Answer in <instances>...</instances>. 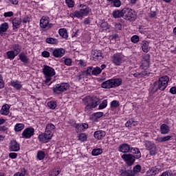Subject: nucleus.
Masks as SVG:
<instances>
[{
  "label": "nucleus",
  "instance_id": "774afa93",
  "mask_svg": "<svg viewBox=\"0 0 176 176\" xmlns=\"http://www.w3.org/2000/svg\"><path fill=\"white\" fill-rule=\"evenodd\" d=\"M14 176H25L24 174L21 172H18L14 175Z\"/></svg>",
  "mask_w": 176,
  "mask_h": 176
},
{
  "label": "nucleus",
  "instance_id": "a211bd4d",
  "mask_svg": "<svg viewBox=\"0 0 176 176\" xmlns=\"http://www.w3.org/2000/svg\"><path fill=\"white\" fill-rule=\"evenodd\" d=\"M118 151L122 153H129L131 151V147L128 144H122L119 146Z\"/></svg>",
  "mask_w": 176,
  "mask_h": 176
},
{
  "label": "nucleus",
  "instance_id": "c03bdc74",
  "mask_svg": "<svg viewBox=\"0 0 176 176\" xmlns=\"http://www.w3.org/2000/svg\"><path fill=\"white\" fill-rule=\"evenodd\" d=\"M47 107H49L50 109H56V107H57V103L54 101H50L47 103Z\"/></svg>",
  "mask_w": 176,
  "mask_h": 176
},
{
  "label": "nucleus",
  "instance_id": "f8f14e48",
  "mask_svg": "<svg viewBox=\"0 0 176 176\" xmlns=\"http://www.w3.org/2000/svg\"><path fill=\"white\" fill-rule=\"evenodd\" d=\"M121 157L127 166H133L134 164V162H135V158L131 154H124Z\"/></svg>",
  "mask_w": 176,
  "mask_h": 176
},
{
  "label": "nucleus",
  "instance_id": "bf43d9fd",
  "mask_svg": "<svg viewBox=\"0 0 176 176\" xmlns=\"http://www.w3.org/2000/svg\"><path fill=\"white\" fill-rule=\"evenodd\" d=\"M21 19V23L22 24H27V23H30V17L28 16H26V17H24L23 19Z\"/></svg>",
  "mask_w": 176,
  "mask_h": 176
},
{
  "label": "nucleus",
  "instance_id": "4d7b16f0",
  "mask_svg": "<svg viewBox=\"0 0 176 176\" xmlns=\"http://www.w3.org/2000/svg\"><path fill=\"white\" fill-rule=\"evenodd\" d=\"M147 175L151 176V175H156L155 173V169L154 168H150L148 171H147Z\"/></svg>",
  "mask_w": 176,
  "mask_h": 176
},
{
  "label": "nucleus",
  "instance_id": "39448f33",
  "mask_svg": "<svg viewBox=\"0 0 176 176\" xmlns=\"http://www.w3.org/2000/svg\"><path fill=\"white\" fill-rule=\"evenodd\" d=\"M122 80L121 78L110 79L103 82L101 86L102 89H113L114 87L120 86V85H122Z\"/></svg>",
  "mask_w": 176,
  "mask_h": 176
},
{
  "label": "nucleus",
  "instance_id": "0e129e2a",
  "mask_svg": "<svg viewBox=\"0 0 176 176\" xmlns=\"http://www.w3.org/2000/svg\"><path fill=\"white\" fill-rule=\"evenodd\" d=\"M9 157H10V159H16L17 157V153H10L9 154Z\"/></svg>",
  "mask_w": 176,
  "mask_h": 176
},
{
  "label": "nucleus",
  "instance_id": "37998d69",
  "mask_svg": "<svg viewBox=\"0 0 176 176\" xmlns=\"http://www.w3.org/2000/svg\"><path fill=\"white\" fill-rule=\"evenodd\" d=\"M154 168V173L156 174H159L162 170H163V166L160 165H157L156 166L153 167Z\"/></svg>",
  "mask_w": 176,
  "mask_h": 176
},
{
  "label": "nucleus",
  "instance_id": "423d86ee",
  "mask_svg": "<svg viewBox=\"0 0 176 176\" xmlns=\"http://www.w3.org/2000/svg\"><path fill=\"white\" fill-rule=\"evenodd\" d=\"M43 72L45 76V83H50L52 76L56 75V71L53 67H50L47 65H44L43 69Z\"/></svg>",
  "mask_w": 176,
  "mask_h": 176
},
{
  "label": "nucleus",
  "instance_id": "2f4dec72",
  "mask_svg": "<svg viewBox=\"0 0 176 176\" xmlns=\"http://www.w3.org/2000/svg\"><path fill=\"white\" fill-rule=\"evenodd\" d=\"M11 86L12 87H14L16 90H20L21 87H23V85H21V82L19 81H11Z\"/></svg>",
  "mask_w": 176,
  "mask_h": 176
},
{
  "label": "nucleus",
  "instance_id": "a878e982",
  "mask_svg": "<svg viewBox=\"0 0 176 176\" xmlns=\"http://www.w3.org/2000/svg\"><path fill=\"white\" fill-rule=\"evenodd\" d=\"M171 140V136L166 135L164 137L158 136L155 140L156 142H166V141H170Z\"/></svg>",
  "mask_w": 176,
  "mask_h": 176
},
{
  "label": "nucleus",
  "instance_id": "49530a36",
  "mask_svg": "<svg viewBox=\"0 0 176 176\" xmlns=\"http://www.w3.org/2000/svg\"><path fill=\"white\" fill-rule=\"evenodd\" d=\"M60 174V170H57V169H53L49 173L50 176H57Z\"/></svg>",
  "mask_w": 176,
  "mask_h": 176
},
{
  "label": "nucleus",
  "instance_id": "f704fd0d",
  "mask_svg": "<svg viewBox=\"0 0 176 176\" xmlns=\"http://www.w3.org/2000/svg\"><path fill=\"white\" fill-rule=\"evenodd\" d=\"M77 138L80 142H85V141H87V135L86 133H80Z\"/></svg>",
  "mask_w": 176,
  "mask_h": 176
},
{
  "label": "nucleus",
  "instance_id": "5701e85b",
  "mask_svg": "<svg viewBox=\"0 0 176 176\" xmlns=\"http://www.w3.org/2000/svg\"><path fill=\"white\" fill-rule=\"evenodd\" d=\"M142 50L144 53H148L151 50V47H149V42L144 41L142 42Z\"/></svg>",
  "mask_w": 176,
  "mask_h": 176
},
{
  "label": "nucleus",
  "instance_id": "a18cd8bd",
  "mask_svg": "<svg viewBox=\"0 0 176 176\" xmlns=\"http://www.w3.org/2000/svg\"><path fill=\"white\" fill-rule=\"evenodd\" d=\"M65 2L68 8H74L75 6V1L74 0H65Z\"/></svg>",
  "mask_w": 176,
  "mask_h": 176
},
{
  "label": "nucleus",
  "instance_id": "4c0bfd02",
  "mask_svg": "<svg viewBox=\"0 0 176 176\" xmlns=\"http://www.w3.org/2000/svg\"><path fill=\"white\" fill-rule=\"evenodd\" d=\"M102 153V148H94L91 151L92 156H98Z\"/></svg>",
  "mask_w": 176,
  "mask_h": 176
},
{
  "label": "nucleus",
  "instance_id": "dca6fc26",
  "mask_svg": "<svg viewBox=\"0 0 176 176\" xmlns=\"http://www.w3.org/2000/svg\"><path fill=\"white\" fill-rule=\"evenodd\" d=\"M102 116H104V113L99 111V112L92 113L89 116V119L94 122H100V119H101Z\"/></svg>",
  "mask_w": 176,
  "mask_h": 176
},
{
  "label": "nucleus",
  "instance_id": "6e6d98bb",
  "mask_svg": "<svg viewBox=\"0 0 176 176\" xmlns=\"http://www.w3.org/2000/svg\"><path fill=\"white\" fill-rule=\"evenodd\" d=\"M173 172L171 170H167L166 172H164L160 176H173Z\"/></svg>",
  "mask_w": 176,
  "mask_h": 176
},
{
  "label": "nucleus",
  "instance_id": "0eeeda50",
  "mask_svg": "<svg viewBox=\"0 0 176 176\" xmlns=\"http://www.w3.org/2000/svg\"><path fill=\"white\" fill-rule=\"evenodd\" d=\"M69 89V84L67 82H63L60 84H58L53 87V91L56 94H61V93H64V91H67Z\"/></svg>",
  "mask_w": 176,
  "mask_h": 176
},
{
  "label": "nucleus",
  "instance_id": "f3484780",
  "mask_svg": "<svg viewBox=\"0 0 176 176\" xmlns=\"http://www.w3.org/2000/svg\"><path fill=\"white\" fill-rule=\"evenodd\" d=\"M105 135H107V133L102 130L96 131L94 133L95 140H97L98 141H101Z\"/></svg>",
  "mask_w": 176,
  "mask_h": 176
},
{
  "label": "nucleus",
  "instance_id": "603ef678",
  "mask_svg": "<svg viewBox=\"0 0 176 176\" xmlns=\"http://www.w3.org/2000/svg\"><path fill=\"white\" fill-rule=\"evenodd\" d=\"M141 166L140 165H136L133 168V174H137V173H140L141 171Z\"/></svg>",
  "mask_w": 176,
  "mask_h": 176
},
{
  "label": "nucleus",
  "instance_id": "680f3d73",
  "mask_svg": "<svg viewBox=\"0 0 176 176\" xmlns=\"http://www.w3.org/2000/svg\"><path fill=\"white\" fill-rule=\"evenodd\" d=\"M5 87V82L2 78V76L0 75V89H3Z\"/></svg>",
  "mask_w": 176,
  "mask_h": 176
},
{
  "label": "nucleus",
  "instance_id": "393cba45",
  "mask_svg": "<svg viewBox=\"0 0 176 176\" xmlns=\"http://www.w3.org/2000/svg\"><path fill=\"white\" fill-rule=\"evenodd\" d=\"M9 109H10V107L8 104H4L0 110L1 115H4L5 116L9 115Z\"/></svg>",
  "mask_w": 176,
  "mask_h": 176
},
{
  "label": "nucleus",
  "instance_id": "052dcab7",
  "mask_svg": "<svg viewBox=\"0 0 176 176\" xmlns=\"http://www.w3.org/2000/svg\"><path fill=\"white\" fill-rule=\"evenodd\" d=\"M64 63L65 64V65H71V64H72V60H71V58H66L64 60Z\"/></svg>",
  "mask_w": 176,
  "mask_h": 176
},
{
  "label": "nucleus",
  "instance_id": "ea45409f",
  "mask_svg": "<svg viewBox=\"0 0 176 176\" xmlns=\"http://www.w3.org/2000/svg\"><path fill=\"white\" fill-rule=\"evenodd\" d=\"M102 72V69L100 68V67H96L92 70V75H100V73Z\"/></svg>",
  "mask_w": 176,
  "mask_h": 176
},
{
  "label": "nucleus",
  "instance_id": "c9c22d12",
  "mask_svg": "<svg viewBox=\"0 0 176 176\" xmlns=\"http://www.w3.org/2000/svg\"><path fill=\"white\" fill-rule=\"evenodd\" d=\"M100 28H102V30L103 31H107L108 30H109V25L108 24V23L102 21L100 24Z\"/></svg>",
  "mask_w": 176,
  "mask_h": 176
},
{
  "label": "nucleus",
  "instance_id": "5fc2aeb1",
  "mask_svg": "<svg viewBox=\"0 0 176 176\" xmlns=\"http://www.w3.org/2000/svg\"><path fill=\"white\" fill-rule=\"evenodd\" d=\"M111 108H118V107L119 106V102L117 100H113L111 102Z\"/></svg>",
  "mask_w": 176,
  "mask_h": 176
},
{
  "label": "nucleus",
  "instance_id": "9b49d317",
  "mask_svg": "<svg viewBox=\"0 0 176 176\" xmlns=\"http://www.w3.org/2000/svg\"><path fill=\"white\" fill-rule=\"evenodd\" d=\"M144 146L147 151H149L150 155H155L157 153V147H156V144H155V143L149 141H145Z\"/></svg>",
  "mask_w": 176,
  "mask_h": 176
},
{
  "label": "nucleus",
  "instance_id": "8fccbe9b",
  "mask_svg": "<svg viewBox=\"0 0 176 176\" xmlns=\"http://www.w3.org/2000/svg\"><path fill=\"white\" fill-rule=\"evenodd\" d=\"M108 105V102L107 100H103L102 102L99 105V109H104L107 108Z\"/></svg>",
  "mask_w": 176,
  "mask_h": 176
},
{
  "label": "nucleus",
  "instance_id": "c756f323",
  "mask_svg": "<svg viewBox=\"0 0 176 176\" xmlns=\"http://www.w3.org/2000/svg\"><path fill=\"white\" fill-rule=\"evenodd\" d=\"M138 124V122L137 121H135L133 119H130L125 123V126L126 127H135V126H137Z\"/></svg>",
  "mask_w": 176,
  "mask_h": 176
},
{
  "label": "nucleus",
  "instance_id": "473e14b6",
  "mask_svg": "<svg viewBox=\"0 0 176 176\" xmlns=\"http://www.w3.org/2000/svg\"><path fill=\"white\" fill-rule=\"evenodd\" d=\"M45 42L47 43H49L50 45H57L58 43V41L57 40V38H54L52 37L47 38L45 39Z\"/></svg>",
  "mask_w": 176,
  "mask_h": 176
},
{
  "label": "nucleus",
  "instance_id": "338daca9",
  "mask_svg": "<svg viewBox=\"0 0 176 176\" xmlns=\"http://www.w3.org/2000/svg\"><path fill=\"white\" fill-rule=\"evenodd\" d=\"M9 1L12 5H17V3H19V0H9Z\"/></svg>",
  "mask_w": 176,
  "mask_h": 176
},
{
  "label": "nucleus",
  "instance_id": "de8ad7c7",
  "mask_svg": "<svg viewBox=\"0 0 176 176\" xmlns=\"http://www.w3.org/2000/svg\"><path fill=\"white\" fill-rule=\"evenodd\" d=\"M131 41L133 43H138V42H140V37L137 35H134L131 37Z\"/></svg>",
  "mask_w": 176,
  "mask_h": 176
},
{
  "label": "nucleus",
  "instance_id": "cd10ccee",
  "mask_svg": "<svg viewBox=\"0 0 176 176\" xmlns=\"http://www.w3.org/2000/svg\"><path fill=\"white\" fill-rule=\"evenodd\" d=\"M161 134H168L170 133V127L166 124H163L160 126Z\"/></svg>",
  "mask_w": 176,
  "mask_h": 176
},
{
  "label": "nucleus",
  "instance_id": "9d476101",
  "mask_svg": "<svg viewBox=\"0 0 176 176\" xmlns=\"http://www.w3.org/2000/svg\"><path fill=\"white\" fill-rule=\"evenodd\" d=\"M13 50L14 51H8L6 53L7 57L10 60H14V58L16 57V56L19 55V53H20V52H21V47L18 44H15L13 46Z\"/></svg>",
  "mask_w": 176,
  "mask_h": 176
},
{
  "label": "nucleus",
  "instance_id": "bb28decb",
  "mask_svg": "<svg viewBox=\"0 0 176 176\" xmlns=\"http://www.w3.org/2000/svg\"><path fill=\"white\" fill-rule=\"evenodd\" d=\"M21 24H23L21 22V19H14L12 21L14 30H17V28H20Z\"/></svg>",
  "mask_w": 176,
  "mask_h": 176
},
{
  "label": "nucleus",
  "instance_id": "1a4fd4ad",
  "mask_svg": "<svg viewBox=\"0 0 176 176\" xmlns=\"http://www.w3.org/2000/svg\"><path fill=\"white\" fill-rule=\"evenodd\" d=\"M124 19L128 21H134L137 19V12L131 8H125Z\"/></svg>",
  "mask_w": 176,
  "mask_h": 176
},
{
  "label": "nucleus",
  "instance_id": "3c124183",
  "mask_svg": "<svg viewBox=\"0 0 176 176\" xmlns=\"http://www.w3.org/2000/svg\"><path fill=\"white\" fill-rule=\"evenodd\" d=\"M83 75H93V67H88L86 72H82Z\"/></svg>",
  "mask_w": 176,
  "mask_h": 176
},
{
  "label": "nucleus",
  "instance_id": "a19ab883",
  "mask_svg": "<svg viewBox=\"0 0 176 176\" xmlns=\"http://www.w3.org/2000/svg\"><path fill=\"white\" fill-rule=\"evenodd\" d=\"M19 59L22 63H28V58H27V56L24 54H20L19 55Z\"/></svg>",
  "mask_w": 176,
  "mask_h": 176
},
{
  "label": "nucleus",
  "instance_id": "f03ea898",
  "mask_svg": "<svg viewBox=\"0 0 176 176\" xmlns=\"http://www.w3.org/2000/svg\"><path fill=\"white\" fill-rule=\"evenodd\" d=\"M168 82H170V77L168 76L160 77L153 83V91H157V90L163 91V90H166L167 86H168Z\"/></svg>",
  "mask_w": 176,
  "mask_h": 176
},
{
  "label": "nucleus",
  "instance_id": "b1692460",
  "mask_svg": "<svg viewBox=\"0 0 176 176\" xmlns=\"http://www.w3.org/2000/svg\"><path fill=\"white\" fill-rule=\"evenodd\" d=\"M9 30V23L4 22L0 25V35H3V33L6 32Z\"/></svg>",
  "mask_w": 176,
  "mask_h": 176
},
{
  "label": "nucleus",
  "instance_id": "ddd939ff",
  "mask_svg": "<svg viewBox=\"0 0 176 176\" xmlns=\"http://www.w3.org/2000/svg\"><path fill=\"white\" fill-rule=\"evenodd\" d=\"M150 58H151V56H149V54H146L144 57L142 58V60L140 65V68L142 69H144V71H146V69L149 68Z\"/></svg>",
  "mask_w": 176,
  "mask_h": 176
},
{
  "label": "nucleus",
  "instance_id": "79ce46f5",
  "mask_svg": "<svg viewBox=\"0 0 176 176\" xmlns=\"http://www.w3.org/2000/svg\"><path fill=\"white\" fill-rule=\"evenodd\" d=\"M23 129H24V124L21 123L16 124L14 127L15 131H21V130H23Z\"/></svg>",
  "mask_w": 176,
  "mask_h": 176
},
{
  "label": "nucleus",
  "instance_id": "e2e57ef3",
  "mask_svg": "<svg viewBox=\"0 0 176 176\" xmlns=\"http://www.w3.org/2000/svg\"><path fill=\"white\" fill-rule=\"evenodd\" d=\"M41 54L43 57H45V58L50 57V53L47 51L43 52Z\"/></svg>",
  "mask_w": 176,
  "mask_h": 176
},
{
  "label": "nucleus",
  "instance_id": "864d4df0",
  "mask_svg": "<svg viewBox=\"0 0 176 176\" xmlns=\"http://www.w3.org/2000/svg\"><path fill=\"white\" fill-rule=\"evenodd\" d=\"M112 2L116 8H120V6L122 5V2H120V0H113Z\"/></svg>",
  "mask_w": 176,
  "mask_h": 176
},
{
  "label": "nucleus",
  "instance_id": "4468645a",
  "mask_svg": "<svg viewBox=\"0 0 176 176\" xmlns=\"http://www.w3.org/2000/svg\"><path fill=\"white\" fill-rule=\"evenodd\" d=\"M35 133V129H34V128L32 127H29V128H26L25 129H24V131L22 133V137L23 138H31L32 137V135H34Z\"/></svg>",
  "mask_w": 176,
  "mask_h": 176
},
{
  "label": "nucleus",
  "instance_id": "e433bc0d",
  "mask_svg": "<svg viewBox=\"0 0 176 176\" xmlns=\"http://www.w3.org/2000/svg\"><path fill=\"white\" fill-rule=\"evenodd\" d=\"M37 159L38 160H43L46 156V153L43 151H39L37 152Z\"/></svg>",
  "mask_w": 176,
  "mask_h": 176
},
{
  "label": "nucleus",
  "instance_id": "6e6552de",
  "mask_svg": "<svg viewBox=\"0 0 176 176\" xmlns=\"http://www.w3.org/2000/svg\"><path fill=\"white\" fill-rule=\"evenodd\" d=\"M124 61H126V59L122 54H114L111 57V62L117 67L122 65Z\"/></svg>",
  "mask_w": 176,
  "mask_h": 176
},
{
  "label": "nucleus",
  "instance_id": "c85d7f7f",
  "mask_svg": "<svg viewBox=\"0 0 176 176\" xmlns=\"http://www.w3.org/2000/svg\"><path fill=\"white\" fill-rule=\"evenodd\" d=\"M58 34L60 36L64 38V39L68 38V32H67V30L65 28L59 29Z\"/></svg>",
  "mask_w": 176,
  "mask_h": 176
},
{
  "label": "nucleus",
  "instance_id": "2eb2a0df",
  "mask_svg": "<svg viewBox=\"0 0 176 176\" xmlns=\"http://www.w3.org/2000/svg\"><path fill=\"white\" fill-rule=\"evenodd\" d=\"M52 54L54 57L60 58L65 54V50H64V48H54L52 50Z\"/></svg>",
  "mask_w": 176,
  "mask_h": 176
},
{
  "label": "nucleus",
  "instance_id": "58836bf2",
  "mask_svg": "<svg viewBox=\"0 0 176 176\" xmlns=\"http://www.w3.org/2000/svg\"><path fill=\"white\" fill-rule=\"evenodd\" d=\"M148 74L149 72H148V71H144L142 73H135L133 74V76H135V78H144V76H146Z\"/></svg>",
  "mask_w": 176,
  "mask_h": 176
},
{
  "label": "nucleus",
  "instance_id": "72a5a7b5",
  "mask_svg": "<svg viewBox=\"0 0 176 176\" xmlns=\"http://www.w3.org/2000/svg\"><path fill=\"white\" fill-rule=\"evenodd\" d=\"M132 153H133L135 159H140L141 157V151L138 148H134Z\"/></svg>",
  "mask_w": 176,
  "mask_h": 176
},
{
  "label": "nucleus",
  "instance_id": "4be33fe9",
  "mask_svg": "<svg viewBox=\"0 0 176 176\" xmlns=\"http://www.w3.org/2000/svg\"><path fill=\"white\" fill-rule=\"evenodd\" d=\"M74 127L77 129L78 131H82L83 130H86L87 129H89V124L86 123H82V124H74Z\"/></svg>",
  "mask_w": 176,
  "mask_h": 176
},
{
  "label": "nucleus",
  "instance_id": "412c9836",
  "mask_svg": "<svg viewBox=\"0 0 176 176\" xmlns=\"http://www.w3.org/2000/svg\"><path fill=\"white\" fill-rule=\"evenodd\" d=\"M49 17L43 16L40 20V27L41 28H46L49 25Z\"/></svg>",
  "mask_w": 176,
  "mask_h": 176
},
{
  "label": "nucleus",
  "instance_id": "69168bd1",
  "mask_svg": "<svg viewBox=\"0 0 176 176\" xmlns=\"http://www.w3.org/2000/svg\"><path fill=\"white\" fill-rule=\"evenodd\" d=\"M169 92L170 93V94H176V87H172L170 89Z\"/></svg>",
  "mask_w": 176,
  "mask_h": 176
},
{
  "label": "nucleus",
  "instance_id": "6ab92c4d",
  "mask_svg": "<svg viewBox=\"0 0 176 176\" xmlns=\"http://www.w3.org/2000/svg\"><path fill=\"white\" fill-rule=\"evenodd\" d=\"M10 149L12 152H19L20 151V144L16 140H12L10 146Z\"/></svg>",
  "mask_w": 176,
  "mask_h": 176
},
{
  "label": "nucleus",
  "instance_id": "aec40b11",
  "mask_svg": "<svg viewBox=\"0 0 176 176\" xmlns=\"http://www.w3.org/2000/svg\"><path fill=\"white\" fill-rule=\"evenodd\" d=\"M125 8L122 10H117L113 12V16L114 19H120V17H124Z\"/></svg>",
  "mask_w": 176,
  "mask_h": 176
},
{
  "label": "nucleus",
  "instance_id": "7ed1b4c3",
  "mask_svg": "<svg viewBox=\"0 0 176 176\" xmlns=\"http://www.w3.org/2000/svg\"><path fill=\"white\" fill-rule=\"evenodd\" d=\"M85 111L89 113V112H91L94 108H97V107L100 105V100L96 98H91L90 96L87 97L85 101Z\"/></svg>",
  "mask_w": 176,
  "mask_h": 176
},
{
  "label": "nucleus",
  "instance_id": "09e8293b",
  "mask_svg": "<svg viewBox=\"0 0 176 176\" xmlns=\"http://www.w3.org/2000/svg\"><path fill=\"white\" fill-rule=\"evenodd\" d=\"M122 176H134V173L131 170H125L122 173Z\"/></svg>",
  "mask_w": 176,
  "mask_h": 176
},
{
  "label": "nucleus",
  "instance_id": "7c9ffc66",
  "mask_svg": "<svg viewBox=\"0 0 176 176\" xmlns=\"http://www.w3.org/2000/svg\"><path fill=\"white\" fill-rule=\"evenodd\" d=\"M93 58L95 61H100V60H102V54L101 53V51H96Z\"/></svg>",
  "mask_w": 176,
  "mask_h": 176
},
{
  "label": "nucleus",
  "instance_id": "20e7f679",
  "mask_svg": "<svg viewBox=\"0 0 176 176\" xmlns=\"http://www.w3.org/2000/svg\"><path fill=\"white\" fill-rule=\"evenodd\" d=\"M79 8H80V10L72 12L70 14V17H72L73 19L75 17L77 19H83V17H86V16H88L89 13L91 12V9L87 6L81 4Z\"/></svg>",
  "mask_w": 176,
  "mask_h": 176
},
{
  "label": "nucleus",
  "instance_id": "13d9d810",
  "mask_svg": "<svg viewBox=\"0 0 176 176\" xmlns=\"http://www.w3.org/2000/svg\"><path fill=\"white\" fill-rule=\"evenodd\" d=\"M14 14V13H13V12L12 11H9L7 12H5L3 14L4 17H12V16Z\"/></svg>",
  "mask_w": 176,
  "mask_h": 176
},
{
  "label": "nucleus",
  "instance_id": "f257e3e1",
  "mask_svg": "<svg viewBox=\"0 0 176 176\" xmlns=\"http://www.w3.org/2000/svg\"><path fill=\"white\" fill-rule=\"evenodd\" d=\"M56 130V126L50 123L47 124L45 133H41L38 135V140L40 142L47 144L53 138V134Z\"/></svg>",
  "mask_w": 176,
  "mask_h": 176
}]
</instances>
